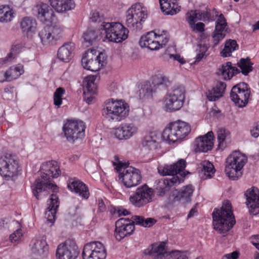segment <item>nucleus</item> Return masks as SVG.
Returning a JSON list of instances; mask_svg holds the SVG:
<instances>
[{
	"instance_id": "nucleus-19",
	"label": "nucleus",
	"mask_w": 259,
	"mask_h": 259,
	"mask_svg": "<svg viewBox=\"0 0 259 259\" xmlns=\"http://www.w3.org/2000/svg\"><path fill=\"white\" fill-rule=\"evenodd\" d=\"M51 177L50 175L44 171L43 174L41 173V178L37 179L32 186L33 194L37 200L40 198L39 194L42 191L51 190L54 193L58 192L59 188L56 184L50 182Z\"/></svg>"
},
{
	"instance_id": "nucleus-20",
	"label": "nucleus",
	"mask_w": 259,
	"mask_h": 259,
	"mask_svg": "<svg viewBox=\"0 0 259 259\" xmlns=\"http://www.w3.org/2000/svg\"><path fill=\"white\" fill-rule=\"evenodd\" d=\"M106 250L99 241L92 242L84 245L82 252L83 259H105Z\"/></svg>"
},
{
	"instance_id": "nucleus-11",
	"label": "nucleus",
	"mask_w": 259,
	"mask_h": 259,
	"mask_svg": "<svg viewBox=\"0 0 259 259\" xmlns=\"http://www.w3.org/2000/svg\"><path fill=\"white\" fill-rule=\"evenodd\" d=\"M251 94L250 88L248 84L242 82L235 85L230 92V99L239 108L246 106Z\"/></svg>"
},
{
	"instance_id": "nucleus-45",
	"label": "nucleus",
	"mask_w": 259,
	"mask_h": 259,
	"mask_svg": "<svg viewBox=\"0 0 259 259\" xmlns=\"http://www.w3.org/2000/svg\"><path fill=\"white\" fill-rule=\"evenodd\" d=\"M132 219V221L135 222V224H136L144 227H150L156 222V221L153 218H148L145 219L144 217L140 215L133 216Z\"/></svg>"
},
{
	"instance_id": "nucleus-38",
	"label": "nucleus",
	"mask_w": 259,
	"mask_h": 259,
	"mask_svg": "<svg viewBox=\"0 0 259 259\" xmlns=\"http://www.w3.org/2000/svg\"><path fill=\"white\" fill-rule=\"evenodd\" d=\"M74 49V44L69 42L64 44L58 51V58L63 62H69L71 58L72 52Z\"/></svg>"
},
{
	"instance_id": "nucleus-53",
	"label": "nucleus",
	"mask_w": 259,
	"mask_h": 259,
	"mask_svg": "<svg viewBox=\"0 0 259 259\" xmlns=\"http://www.w3.org/2000/svg\"><path fill=\"white\" fill-rule=\"evenodd\" d=\"M217 17H218V18L215 22V28L219 30H220V29L226 30V27L227 26V23L224 15L221 14L220 15H218Z\"/></svg>"
},
{
	"instance_id": "nucleus-6",
	"label": "nucleus",
	"mask_w": 259,
	"mask_h": 259,
	"mask_svg": "<svg viewBox=\"0 0 259 259\" xmlns=\"http://www.w3.org/2000/svg\"><path fill=\"white\" fill-rule=\"evenodd\" d=\"M186 90L183 85L174 87L172 91L164 97V108L167 112H174L180 110L183 106L185 99Z\"/></svg>"
},
{
	"instance_id": "nucleus-18",
	"label": "nucleus",
	"mask_w": 259,
	"mask_h": 259,
	"mask_svg": "<svg viewBox=\"0 0 259 259\" xmlns=\"http://www.w3.org/2000/svg\"><path fill=\"white\" fill-rule=\"evenodd\" d=\"M107 56L103 52H99L97 55L92 51L87 56H83L81 63L84 68L93 72L98 71L106 64Z\"/></svg>"
},
{
	"instance_id": "nucleus-63",
	"label": "nucleus",
	"mask_w": 259,
	"mask_h": 259,
	"mask_svg": "<svg viewBox=\"0 0 259 259\" xmlns=\"http://www.w3.org/2000/svg\"><path fill=\"white\" fill-rule=\"evenodd\" d=\"M5 81H7L6 71H0V82H4Z\"/></svg>"
},
{
	"instance_id": "nucleus-64",
	"label": "nucleus",
	"mask_w": 259,
	"mask_h": 259,
	"mask_svg": "<svg viewBox=\"0 0 259 259\" xmlns=\"http://www.w3.org/2000/svg\"><path fill=\"white\" fill-rule=\"evenodd\" d=\"M14 87L11 85H7L4 89L5 93L8 94H12L13 93Z\"/></svg>"
},
{
	"instance_id": "nucleus-34",
	"label": "nucleus",
	"mask_w": 259,
	"mask_h": 259,
	"mask_svg": "<svg viewBox=\"0 0 259 259\" xmlns=\"http://www.w3.org/2000/svg\"><path fill=\"white\" fill-rule=\"evenodd\" d=\"M160 8L165 15H174L180 11L178 0H159Z\"/></svg>"
},
{
	"instance_id": "nucleus-61",
	"label": "nucleus",
	"mask_w": 259,
	"mask_h": 259,
	"mask_svg": "<svg viewBox=\"0 0 259 259\" xmlns=\"http://www.w3.org/2000/svg\"><path fill=\"white\" fill-rule=\"evenodd\" d=\"M239 253L237 251H233L231 253L226 254L225 256L227 259H237Z\"/></svg>"
},
{
	"instance_id": "nucleus-27",
	"label": "nucleus",
	"mask_w": 259,
	"mask_h": 259,
	"mask_svg": "<svg viewBox=\"0 0 259 259\" xmlns=\"http://www.w3.org/2000/svg\"><path fill=\"white\" fill-rule=\"evenodd\" d=\"M213 134L208 132L206 135L200 136L194 141L196 152H206L210 150L213 146Z\"/></svg>"
},
{
	"instance_id": "nucleus-54",
	"label": "nucleus",
	"mask_w": 259,
	"mask_h": 259,
	"mask_svg": "<svg viewBox=\"0 0 259 259\" xmlns=\"http://www.w3.org/2000/svg\"><path fill=\"white\" fill-rule=\"evenodd\" d=\"M218 135V142L219 143V146L220 148L224 147L223 142L226 138V131L224 128H220L217 132Z\"/></svg>"
},
{
	"instance_id": "nucleus-48",
	"label": "nucleus",
	"mask_w": 259,
	"mask_h": 259,
	"mask_svg": "<svg viewBox=\"0 0 259 259\" xmlns=\"http://www.w3.org/2000/svg\"><path fill=\"white\" fill-rule=\"evenodd\" d=\"M201 165L202 166L201 172L206 178H211L215 171L213 165L208 161H204Z\"/></svg>"
},
{
	"instance_id": "nucleus-33",
	"label": "nucleus",
	"mask_w": 259,
	"mask_h": 259,
	"mask_svg": "<svg viewBox=\"0 0 259 259\" xmlns=\"http://www.w3.org/2000/svg\"><path fill=\"white\" fill-rule=\"evenodd\" d=\"M240 72L239 69L232 66L231 62H227L222 65L217 74L218 75L222 76L224 80H227L231 79L234 75Z\"/></svg>"
},
{
	"instance_id": "nucleus-4",
	"label": "nucleus",
	"mask_w": 259,
	"mask_h": 259,
	"mask_svg": "<svg viewBox=\"0 0 259 259\" xmlns=\"http://www.w3.org/2000/svg\"><path fill=\"white\" fill-rule=\"evenodd\" d=\"M191 132L189 124L184 121L178 120L170 123L163 131L162 138L168 143L182 141Z\"/></svg>"
},
{
	"instance_id": "nucleus-32",
	"label": "nucleus",
	"mask_w": 259,
	"mask_h": 259,
	"mask_svg": "<svg viewBox=\"0 0 259 259\" xmlns=\"http://www.w3.org/2000/svg\"><path fill=\"white\" fill-rule=\"evenodd\" d=\"M48 205L45 217L48 221L53 223L55 221L57 209L59 206V198L56 194L51 195V198L48 201Z\"/></svg>"
},
{
	"instance_id": "nucleus-44",
	"label": "nucleus",
	"mask_w": 259,
	"mask_h": 259,
	"mask_svg": "<svg viewBox=\"0 0 259 259\" xmlns=\"http://www.w3.org/2000/svg\"><path fill=\"white\" fill-rule=\"evenodd\" d=\"M14 17L12 9L7 5L0 6V22H7Z\"/></svg>"
},
{
	"instance_id": "nucleus-2",
	"label": "nucleus",
	"mask_w": 259,
	"mask_h": 259,
	"mask_svg": "<svg viewBox=\"0 0 259 259\" xmlns=\"http://www.w3.org/2000/svg\"><path fill=\"white\" fill-rule=\"evenodd\" d=\"M128 112L129 106L126 103L113 99L105 101L102 110V115L109 121H120L128 115Z\"/></svg>"
},
{
	"instance_id": "nucleus-43",
	"label": "nucleus",
	"mask_w": 259,
	"mask_h": 259,
	"mask_svg": "<svg viewBox=\"0 0 259 259\" xmlns=\"http://www.w3.org/2000/svg\"><path fill=\"white\" fill-rule=\"evenodd\" d=\"M238 49V45L235 40L229 39L226 41L224 49L221 52V55L223 57L231 56L232 53Z\"/></svg>"
},
{
	"instance_id": "nucleus-58",
	"label": "nucleus",
	"mask_w": 259,
	"mask_h": 259,
	"mask_svg": "<svg viewBox=\"0 0 259 259\" xmlns=\"http://www.w3.org/2000/svg\"><path fill=\"white\" fill-rule=\"evenodd\" d=\"M205 25L202 22H198L196 24L194 23V26L191 27L193 30L196 29L197 31L202 32L204 31Z\"/></svg>"
},
{
	"instance_id": "nucleus-46",
	"label": "nucleus",
	"mask_w": 259,
	"mask_h": 259,
	"mask_svg": "<svg viewBox=\"0 0 259 259\" xmlns=\"http://www.w3.org/2000/svg\"><path fill=\"white\" fill-rule=\"evenodd\" d=\"M237 65L241 70L240 72L244 75H248L253 69V63L250 62V59L248 57L246 59L241 58Z\"/></svg>"
},
{
	"instance_id": "nucleus-10",
	"label": "nucleus",
	"mask_w": 259,
	"mask_h": 259,
	"mask_svg": "<svg viewBox=\"0 0 259 259\" xmlns=\"http://www.w3.org/2000/svg\"><path fill=\"white\" fill-rule=\"evenodd\" d=\"M153 197V189L144 184L137 188L130 195L129 201L135 207L140 208L152 202Z\"/></svg>"
},
{
	"instance_id": "nucleus-24",
	"label": "nucleus",
	"mask_w": 259,
	"mask_h": 259,
	"mask_svg": "<svg viewBox=\"0 0 259 259\" xmlns=\"http://www.w3.org/2000/svg\"><path fill=\"white\" fill-rule=\"evenodd\" d=\"M186 166V161L183 159H181L172 164L158 166V171L162 176L171 175L172 177L178 176L177 175L180 174L182 177V178H180L182 181L186 176V174L183 171Z\"/></svg>"
},
{
	"instance_id": "nucleus-60",
	"label": "nucleus",
	"mask_w": 259,
	"mask_h": 259,
	"mask_svg": "<svg viewBox=\"0 0 259 259\" xmlns=\"http://www.w3.org/2000/svg\"><path fill=\"white\" fill-rule=\"evenodd\" d=\"M91 20L94 22H100L101 21V18L99 13L97 12H93L91 17Z\"/></svg>"
},
{
	"instance_id": "nucleus-50",
	"label": "nucleus",
	"mask_w": 259,
	"mask_h": 259,
	"mask_svg": "<svg viewBox=\"0 0 259 259\" xmlns=\"http://www.w3.org/2000/svg\"><path fill=\"white\" fill-rule=\"evenodd\" d=\"M65 93L64 89L60 87L56 89L54 94V104L58 107H59L62 103V96Z\"/></svg>"
},
{
	"instance_id": "nucleus-25",
	"label": "nucleus",
	"mask_w": 259,
	"mask_h": 259,
	"mask_svg": "<svg viewBox=\"0 0 259 259\" xmlns=\"http://www.w3.org/2000/svg\"><path fill=\"white\" fill-rule=\"evenodd\" d=\"M244 195L249 213L252 215L259 213V190L257 188L252 187L248 189Z\"/></svg>"
},
{
	"instance_id": "nucleus-15",
	"label": "nucleus",
	"mask_w": 259,
	"mask_h": 259,
	"mask_svg": "<svg viewBox=\"0 0 259 259\" xmlns=\"http://www.w3.org/2000/svg\"><path fill=\"white\" fill-rule=\"evenodd\" d=\"M85 129V123L80 120H68L63 127L65 136L70 142H74L78 139L83 138Z\"/></svg>"
},
{
	"instance_id": "nucleus-59",
	"label": "nucleus",
	"mask_w": 259,
	"mask_h": 259,
	"mask_svg": "<svg viewBox=\"0 0 259 259\" xmlns=\"http://www.w3.org/2000/svg\"><path fill=\"white\" fill-rule=\"evenodd\" d=\"M170 58H173L174 60L178 61L180 64H183L185 63L184 59L179 54L170 55Z\"/></svg>"
},
{
	"instance_id": "nucleus-35",
	"label": "nucleus",
	"mask_w": 259,
	"mask_h": 259,
	"mask_svg": "<svg viewBox=\"0 0 259 259\" xmlns=\"http://www.w3.org/2000/svg\"><path fill=\"white\" fill-rule=\"evenodd\" d=\"M226 88V84L222 81H218L215 85L206 93L207 98L209 101H215L223 96Z\"/></svg>"
},
{
	"instance_id": "nucleus-22",
	"label": "nucleus",
	"mask_w": 259,
	"mask_h": 259,
	"mask_svg": "<svg viewBox=\"0 0 259 259\" xmlns=\"http://www.w3.org/2000/svg\"><path fill=\"white\" fill-rule=\"evenodd\" d=\"M79 253V250L75 241L69 239L58 245L56 256L58 259H76Z\"/></svg>"
},
{
	"instance_id": "nucleus-37",
	"label": "nucleus",
	"mask_w": 259,
	"mask_h": 259,
	"mask_svg": "<svg viewBox=\"0 0 259 259\" xmlns=\"http://www.w3.org/2000/svg\"><path fill=\"white\" fill-rule=\"evenodd\" d=\"M51 6L58 12L63 13L74 7V4L72 0H48Z\"/></svg>"
},
{
	"instance_id": "nucleus-31",
	"label": "nucleus",
	"mask_w": 259,
	"mask_h": 259,
	"mask_svg": "<svg viewBox=\"0 0 259 259\" xmlns=\"http://www.w3.org/2000/svg\"><path fill=\"white\" fill-rule=\"evenodd\" d=\"M95 78L94 76L87 77L83 81V100L88 104H90L94 95L97 93V87L95 83Z\"/></svg>"
},
{
	"instance_id": "nucleus-39",
	"label": "nucleus",
	"mask_w": 259,
	"mask_h": 259,
	"mask_svg": "<svg viewBox=\"0 0 259 259\" xmlns=\"http://www.w3.org/2000/svg\"><path fill=\"white\" fill-rule=\"evenodd\" d=\"M41 170L48 172L53 178H56L61 174V170L56 161H47L41 166Z\"/></svg>"
},
{
	"instance_id": "nucleus-14",
	"label": "nucleus",
	"mask_w": 259,
	"mask_h": 259,
	"mask_svg": "<svg viewBox=\"0 0 259 259\" xmlns=\"http://www.w3.org/2000/svg\"><path fill=\"white\" fill-rule=\"evenodd\" d=\"M170 85L168 78L162 75H156L152 77V83L146 82L140 90V94L147 97L153 93L166 90Z\"/></svg>"
},
{
	"instance_id": "nucleus-41",
	"label": "nucleus",
	"mask_w": 259,
	"mask_h": 259,
	"mask_svg": "<svg viewBox=\"0 0 259 259\" xmlns=\"http://www.w3.org/2000/svg\"><path fill=\"white\" fill-rule=\"evenodd\" d=\"M24 72L23 65L21 64L11 66L6 71L7 81H11L18 78Z\"/></svg>"
},
{
	"instance_id": "nucleus-51",
	"label": "nucleus",
	"mask_w": 259,
	"mask_h": 259,
	"mask_svg": "<svg viewBox=\"0 0 259 259\" xmlns=\"http://www.w3.org/2000/svg\"><path fill=\"white\" fill-rule=\"evenodd\" d=\"M198 47V48L196 50L198 53L196 57L195 62H199L204 57L207 56V54H206L208 50L207 46L205 44L199 45Z\"/></svg>"
},
{
	"instance_id": "nucleus-57",
	"label": "nucleus",
	"mask_w": 259,
	"mask_h": 259,
	"mask_svg": "<svg viewBox=\"0 0 259 259\" xmlns=\"http://www.w3.org/2000/svg\"><path fill=\"white\" fill-rule=\"evenodd\" d=\"M250 240L251 243L259 250V235L252 236Z\"/></svg>"
},
{
	"instance_id": "nucleus-21",
	"label": "nucleus",
	"mask_w": 259,
	"mask_h": 259,
	"mask_svg": "<svg viewBox=\"0 0 259 259\" xmlns=\"http://www.w3.org/2000/svg\"><path fill=\"white\" fill-rule=\"evenodd\" d=\"M215 15L212 14L209 9L206 8L205 11L196 10L190 11L186 14V19L190 27L194 26V23L197 21H203L204 22H209L215 20V17L218 16V12L215 9H213Z\"/></svg>"
},
{
	"instance_id": "nucleus-28",
	"label": "nucleus",
	"mask_w": 259,
	"mask_h": 259,
	"mask_svg": "<svg viewBox=\"0 0 259 259\" xmlns=\"http://www.w3.org/2000/svg\"><path fill=\"white\" fill-rule=\"evenodd\" d=\"M137 131L138 128L134 123H125L115 129L114 135L120 140H126L135 135Z\"/></svg>"
},
{
	"instance_id": "nucleus-55",
	"label": "nucleus",
	"mask_w": 259,
	"mask_h": 259,
	"mask_svg": "<svg viewBox=\"0 0 259 259\" xmlns=\"http://www.w3.org/2000/svg\"><path fill=\"white\" fill-rule=\"evenodd\" d=\"M22 236V230L21 229H18L10 235L9 239L12 242H16L21 239Z\"/></svg>"
},
{
	"instance_id": "nucleus-17",
	"label": "nucleus",
	"mask_w": 259,
	"mask_h": 259,
	"mask_svg": "<svg viewBox=\"0 0 259 259\" xmlns=\"http://www.w3.org/2000/svg\"><path fill=\"white\" fill-rule=\"evenodd\" d=\"M194 191V188L192 185L184 186L178 191H174L169 195L167 203L171 205L190 203L191 201Z\"/></svg>"
},
{
	"instance_id": "nucleus-23",
	"label": "nucleus",
	"mask_w": 259,
	"mask_h": 259,
	"mask_svg": "<svg viewBox=\"0 0 259 259\" xmlns=\"http://www.w3.org/2000/svg\"><path fill=\"white\" fill-rule=\"evenodd\" d=\"M135 230V222L128 219L120 218L115 222L114 235L117 240L120 241L132 235Z\"/></svg>"
},
{
	"instance_id": "nucleus-7",
	"label": "nucleus",
	"mask_w": 259,
	"mask_h": 259,
	"mask_svg": "<svg viewBox=\"0 0 259 259\" xmlns=\"http://www.w3.org/2000/svg\"><path fill=\"white\" fill-rule=\"evenodd\" d=\"M117 171L119 172V179H122L123 184L126 188L136 187L141 182L142 176L139 169L126 165L125 163L119 162Z\"/></svg>"
},
{
	"instance_id": "nucleus-9",
	"label": "nucleus",
	"mask_w": 259,
	"mask_h": 259,
	"mask_svg": "<svg viewBox=\"0 0 259 259\" xmlns=\"http://www.w3.org/2000/svg\"><path fill=\"white\" fill-rule=\"evenodd\" d=\"M165 243L153 244L144 250V253L148 255L151 259H167L169 256L171 259H188L186 254L183 252L175 250L168 252L165 248Z\"/></svg>"
},
{
	"instance_id": "nucleus-5",
	"label": "nucleus",
	"mask_w": 259,
	"mask_h": 259,
	"mask_svg": "<svg viewBox=\"0 0 259 259\" xmlns=\"http://www.w3.org/2000/svg\"><path fill=\"white\" fill-rule=\"evenodd\" d=\"M247 161L245 155L239 151L232 152L227 158L225 171L232 180H236L242 176L241 170Z\"/></svg>"
},
{
	"instance_id": "nucleus-49",
	"label": "nucleus",
	"mask_w": 259,
	"mask_h": 259,
	"mask_svg": "<svg viewBox=\"0 0 259 259\" xmlns=\"http://www.w3.org/2000/svg\"><path fill=\"white\" fill-rule=\"evenodd\" d=\"M226 31L227 30L220 29V30H219L215 28L212 34L213 47L217 46L224 38L226 34Z\"/></svg>"
},
{
	"instance_id": "nucleus-16",
	"label": "nucleus",
	"mask_w": 259,
	"mask_h": 259,
	"mask_svg": "<svg viewBox=\"0 0 259 259\" xmlns=\"http://www.w3.org/2000/svg\"><path fill=\"white\" fill-rule=\"evenodd\" d=\"M63 27L60 24H54L45 27L38 35L44 45H53L62 36Z\"/></svg>"
},
{
	"instance_id": "nucleus-36",
	"label": "nucleus",
	"mask_w": 259,
	"mask_h": 259,
	"mask_svg": "<svg viewBox=\"0 0 259 259\" xmlns=\"http://www.w3.org/2000/svg\"><path fill=\"white\" fill-rule=\"evenodd\" d=\"M37 16L41 21L47 22L51 20L54 15L52 9L47 4L40 3L36 6Z\"/></svg>"
},
{
	"instance_id": "nucleus-42",
	"label": "nucleus",
	"mask_w": 259,
	"mask_h": 259,
	"mask_svg": "<svg viewBox=\"0 0 259 259\" xmlns=\"http://www.w3.org/2000/svg\"><path fill=\"white\" fill-rule=\"evenodd\" d=\"M20 26L23 32H26L28 34L31 33L35 31L36 22L34 19L26 17L22 20Z\"/></svg>"
},
{
	"instance_id": "nucleus-26",
	"label": "nucleus",
	"mask_w": 259,
	"mask_h": 259,
	"mask_svg": "<svg viewBox=\"0 0 259 259\" xmlns=\"http://www.w3.org/2000/svg\"><path fill=\"white\" fill-rule=\"evenodd\" d=\"M181 179L178 176L171 179H161L155 182V192L157 196L162 197L168 192L171 187L179 184Z\"/></svg>"
},
{
	"instance_id": "nucleus-56",
	"label": "nucleus",
	"mask_w": 259,
	"mask_h": 259,
	"mask_svg": "<svg viewBox=\"0 0 259 259\" xmlns=\"http://www.w3.org/2000/svg\"><path fill=\"white\" fill-rule=\"evenodd\" d=\"M251 136L254 138L259 136V122L255 123L254 126L250 130Z\"/></svg>"
},
{
	"instance_id": "nucleus-3",
	"label": "nucleus",
	"mask_w": 259,
	"mask_h": 259,
	"mask_svg": "<svg viewBox=\"0 0 259 259\" xmlns=\"http://www.w3.org/2000/svg\"><path fill=\"white\" fill-rule=\"evenodd\" d=\"M147 10L143 3L133 4L126 12L125 24L134 30L139 31L147 18Z\"/></svg>"
},
{
	"instance_id": "nucleus-40",
	"label": "nucleus",
	"mask_w": 259,
	"mask_h": 259,
	"mask_svg": "<svg viewBox=\"0 0 259 259\" xmlns=\"http://www.w3.org/2000/svg\"><path fill=\"white\" fill-rule=\"evenodd\" d=\"M143 146L147 150H155L158 146L157 136L154 132H150L144 137L142 141Z\"/></svg>"
},
{
	"instance_id": "nucleus-47",
	"label": "nucleus",
	"mask_w": 259,
	"mask_h": 259,
	"mask_svg": "<svg viewBox=\"0 0 259 259\" xmlns=\"http://www.w3.org/2000/svg\"><path fill=\"white\" fill-rule=\"evenodd\" d=\"M98 31L92 29H88L84 32L82 37L87 46L92 45L93 42L98 38Z\"/></svg>"
},
{
	"instance_id": "nucleus-8",
	"label": "nucleus",
	"mask_w": 259,
	"mask_h": 259,
	"mask_svg": "<svg viewBox=\"0 0 259 259\" xmlns=\"http://www.w3.org/2000/svg\"><path fill=\"white\" fill-rule=\"evenodd\" d=\"M101 29L105 31V38L109 41L119 43L125 40L128 36V30L119 22H103Z\"/></svg>"
},
{
	"instance_id": "nucleus-29",
	"label": "nucleus",
	"mask_w": 259,
	"mask_h": 259,
	"mask_svg": "<svg viewBox=\"0 0 259 259\" xmlns=\"http://www.w3.org/2000/svg\"><path fill=\"white\" fill-rule=\"evenodd\" d=\"M68 188L72 192L78 194L83 199L89 197L90 192L87 186L76 178H71L68 180Z\"/></svg>"
},
{
	"instance_id": "nucleus-1",
	"label": "nucleus",
	"mask_w": 259,
	"mask_h": 259,
	"mask_svg": "<svg viewBox=\"0 0 259 259\" xmlns=\"http://www.w3.org/2000/svg\"><path fill=\"white\" fill-rule=\"evenodd\" d=\"M212 217L214 229L220 234H226L235 224L231 204L225 201L220 208H214Z\"/></svg>"
},
{
	"instance_id": "nucleus-30",
	"label": "nucleus",
	"mask_w": 259,
	"mask_h": 259,
	"mask_svg": "<svg viewBox=\"0 0 259 259\" xmlns=\"http://www.w3.org/2000/svg\"><path fill=\"white\" fill-rule=\"evenodd\" d=\"M31 246L32 253L36 259H42L47 255L48 245L44 237L33 239Z\"/></svg>"
},
{
	"instance_id": "nucleus-62",
	"label": "nucleus",
	"mask_w": 259,
	"mask_h": 259,
	"mask_svg": "<svg viewBox=\"0 0 259 259\" xmlns=\"http://www.w3.org/2000/svg\"><path fill=\"white\" fill-rule=\"evenodd\" d=\"M98 207L100 211H104L106 209L105 205L101 199L98 200Z\"/></svg>"
},
{
	"instance_id": "nucleus-52",
	"label": "nucleus",
	"mask_w": 259,
	"mask_h": 259,
	"mask_svg": "<svg viewBox=\"0 0 259 259\" xmlns=\"http://www.w3.org/2000/svg\"><path fill=\"white\" fill-rule=\"evenodd\" d=\"M21 49L20 45H13L11 50V52L7 55L5 59V61L11 60L14 59L17 55L19 53Z\"/></svg>"
},
{
	"instance_id": "nucleus-13",
	"label": "nucleus",
	"mask_w": 259,
	"mask_h": 259,
	"mask_svg": "<svg viewBox=\"0 0 259 259\" xmlns=\"http://www.w3.org/2000/svg\"><path fill=\"white\" fill-rule=\"evenodd\" d=\"M168 40L169 37L165 34H157L154 31H151L141 37L139 45L142 48L155 51L165 46Z\"/></svg>"
},
{
	"instance_id": "nucleus-12",
	"label": "nucleus",
	"mask_w": 259,
	"mask_h": 259,
	"mask_svg": "<svg viewBox=\"0 0 259 259\" xmlns=\"http://www.w3.org/2000/svg\"><path fill=\"white\" fill-rule=\"evenodd\" d=\"M19 164L18 160L11 154L0 157V175L7 180L17 176Z\"/></svg>"
}]
</instances>
